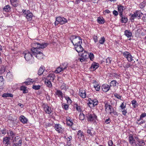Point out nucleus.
Instances as JSON below:
<instances>
[{"label": "nucleus", "mask_w": 146, "mask_h": 146, "mask_svg": "<svg viewBox=\"0 0 146 146\" xmlns=\"http://www.w3.org/2000/svg\"><path fill=\"white\" fill-rule=\"evenodd\" d=\"M99 67V64L96 62H94L92 64L89 69L91 71H94Z\"/></svg>", "instance_id": "nucleus-10"}, {"label": "nucleus", "mask_w": 146, "mask_h": 146, "mask_svg": "<svg viewBox=\"0 0 146 146\" xmlns=\"http://www.w3.org/2000/svg\"><path fill=\"white\" fill-rule=\"evenodd\" d=\"M44 68L43 66H41L39 68L38 72V74L40 75L42 74L44 71Z\"/></svg>", "instance_id": "nucleus-27"}, {"label": "nucleus", "mask_w": 146, "mask_h": 146, "mask_svg": "<svg viewBox=\"0 0 146 146\" xmlns=\"http://www.w3.org/2000/svg\"><path fill=\"white\" fill-rule=\"evenodd\" d=\"M105 41V38L103 36L101 38V39L99 40V43L101 44H103Z\"/></svg>", "instance_id": "nucleus-34"}, {"label": "nucleus", "mask_w": 146, "mask_h": 146, "mask_svg": "<svg viewBox=\"0 0 146 146\" xmlns=\"http://www.w3.org/2000/svg\"><path fill=\"white\" fill-rule=\"evenodd\" d=\"M138 142L139 143V144H140V146H143V145H145V143L142 140H138Z\"/></svg>", "instance_id": "nucleus-46"}, {"label": "nucleus", "mask_w": 146, "mask_h": 146, "mask_svg": "<svg viewBox=\"0 0 146 146\" xmlns=\"http://www.w3.org/2000/svg\"><path fill=\"white\" fill-rule=\"evenodd\" d=\"M11 8L9 5H6L3 8L4 11L6 12H9L11 10Z\"/></svg>", "instance_id": "nucleus-28"}, {"label": "nucleus", "mask_w": 146, "mask_h": 146, "mask_svg": "<svg viewBox=\"0 0 146 146\" xmlns=\"http://www.w3.org/2000/svg\"><path fill=\"white\" fill-rule=\"evenodd\" d=\"M121 17V22L122 23H126L128 20L127 18L123 16L122 14L121 15H119Z\"/></svg>", "instance_id": "nucleus-24"}, {"label": "nucleus", "mask_w": 146, "mask_h": 146, "mask_svg": "<svg viewBox=\"0 0 146 146\" xmlns=\"http://www.w3.org/2000/svg\"><path fill=\"white\" fill-rule=\"evenodd\" d=\"M56 94L58 97H62L63 94L62 92L59 90H57L56 92Z\"/></svg>", "instance_id": "nucleus-33"}, {"label": "nucleus", "mask_w": 146, "mask_h": 146, "mask_svg": "<svg viewBox=\"0 0 146 146\" xmlns=\"http://www.w3.org/2000/svg\"><path fill=\"white\" fill-rule=\"evenodd\" d=\"M23 15L25 17L28 21H31L32 19L33 14L32 13L30 12L29 11H26L23 10Z\"/></svg>", "instance_id": "nucleus-4"}, {"label": "nucleus", "mask_w": 146, "mask_h": 146, "mask_svg": "<svg viewBox=\"0 0 146 146\" xmlns=\"http://www.w3.org/2000/svg\"><path fill=\"white\" fill-rule=\"evenodd\" d=\"M56 21L61 25H63L67 22V20L64 17H58L56 18Z\"/></svg>", "instance_id": "nucleus-7"}, {"label": "nucleus", "mask_w": 146, "mask_h": 146, "mask_svg": "<svg viewBox=\"0 0 146 146\" xmlns=\"http://www.w3.org/2000/svg\"><path fill=\"white\" fill-rule=\"evenodd\" d=\"M79 95L82 98H84L86 97V92L85 91H80L79 92Z\"/></svg>", "instance_id": "nucleus-25"}, {"label": "nucleus", "mask_w": 146, "mask_h": 146, "mask_svg": "<svg viewBox=\"0 0 146 146\" xmlns=\"http://www.w3.org/2000/svg\"><path fill=\"white\" fill-rule=\"evenodd\" d=\"M123 55L126 58L129 62H131L133 59V57H132L131 54L129 52L125 51L123 53Z\"/></svg>", "instance_id": "nucleus-6"}, {"label": "nucleus", "mask_w": 146, "mask_h": 146, "mask_svg": "<svg viewBox=\"0 0 146 146\" xmlns=\"http://www.w3.org/2000/svg\"><path fill=\"white\" fill-rule=\"evenodd\" d=\"M73 124V123L72 121H67V125L71 126H72Z\"/></svg>", "instance_id": "nucleus-49"}, {"label": "nucleus", "mask_w": 146, "mask_h": 146, "mask_svg": "<svg viewBox=\"0 0 146 146\" xmlns=\"http://www.w3.org/2000/svg\"><path fill=\"white\" fill-rule=\"evenodd\" d=\"M125 35L128 38L131 37L132 35V33L130 31L127 30H126L124 31Z\"/></svg>", "instance_id": "nucleus-23"}, {"label": "nucleus", "mask_w": 146, "mask_h": 146, "mask_svg": "<svg viewBox=\"0 0 146 146\" xmlns=\"http://www.w3.org/2000/svg\"><path fill=\"white\" fill-rule=\"evenodd\" d=\"M87 133H88L91 136H92V132H91V131L90 130H88L87 131Z\"/></svg>", "instance_id": "nucleus-62"}, {"label": "nucleus", "mask_w": 146, "mask_h": 146, "mask_svg": "<svg viewBox=\"0 0 146 146\" xmlns=\"http://www.w3.org/2000/svg\"><path fill=\"white\" fill-rule=\"evenodd\" d=\"M131 66L130 64L128 63H127L125 66V67L126 68H128Z\"/></svg>", "instance_id": "nucleus-57"}, {"label": "nucleus", "mask_w": 146, "mask_h": 146, "mask_svg": "<svg viewBox=\"0 0 146 146\" xmlns=\"http://www.w3.org/2000/svg\"><path fill=\"white\" fill-rule=\"evenodd\" d=\"M66 100L67 102H69L70 103L72 102V101L69 97H66Z\"/></svg>", "instance_id": "nucleus-54"}, {"label": "nucleus", "mask_w": 146, "mask_h": 146, "mask_svg": "<svg viewBox=\"0 0 146 146\" xmlns=\"http://www.w3.org/2000/svg\"><path fill=\"white\" fill-rule=\"evenodd\" d=\"M80 54H79V55L81 56L82 58H84L86 59H88L89 58V54L86 51H84V53L81 54L80 55Z\"/></svg>", "instance_id": "nucleus-22"}, {"label": "nucleus", "mask_w": 146, "mask_h": 146, "mask_svg": "<svg viewBox=\"0 0 146 146\" xmlns=\"http://www.w3.org/2000/svg\"><path fill=\"white\" fill-rule=\"evenodd\" d=\"M9 135L11 136L12 138H13L15 135V133L12 131H9Z\"/></svg>", "instance_id": "nucleus-47"}, {"label": "nucleus", "mask_w": 146, "mask_h": 146, "mask_svg": "<svg viewBox=\"0 0 146 146\" xmlns=\"http://www.w3.org/2000/svg\"><path fill=\"white\" fill-rule=\"evenodd\" d=\"M40 86L39 85H33L32 88L34 89L35 90H38L40 89Z\"/></svg>", "instance_id": "nucleus-41"}, {"label": "nucleus", "mask_w": 146, "mask_h": 146, "mask_svg": "<svg viewBox=\"0 0 146 146\" xmlns=\"http://www.w3.org/2000/svg\"><path fill=\"white\" fill-rule=\"evenodd\" d=\"M84 114H80V119L82 120H83L84 119Z\"/></svg>", "instance_id": "nucleus-61"}, {"label": "nucleus", "mask_w": 146, "mask_h": 146, "mask_svg": "<svg viewBox=\"0 0 146 146\" xmlns=\"http://www.w3.org/2000/svg\"><path fill=\"white\" fill-rule=\"evenodd\" d=\"M116 83L117 82L115 80L112 81L110 83V86H116Z\"/></svg>", "instance_id": "nucleus-36"}, {"label": "nucleus", "mask_w": 146, "mask_h": 146, "mask_svg": "<svg viewBox=\"0 0 146 146\" xmlns=\"http://www.w3.org/2000/svg\"><path fill=\"white\" fill-rule=\"evenodd\" d=\"M132 104L134 108H136L137 106V102L136 100H133L132 101Z\"/></svg>", "instance_id": "nucleus-38"}, {"label": "nucleus", "mask_w": 146, "mask_h": 146, "mask_svg": "<svg viewBox=\"0 0 146 146\" xmlns=\"http://www.w3.org/2000/svg\"><path fill=\"white\" fill-rule=\"evenodd\" d=\"M114 95L115 97L119 99H121V97L119 95L115 93Z\"/></svg>", "instance_id": "nucleus-48"}, {"label": "nucleus", "mask_w": 146, "mask_h": 146, "mask_svg": "<svg viewBox=\"0 0 146 146\" xmlns=\"http://www.w3.org/2000/svg\"><path fill=\"white\" fill-rule=\"evenodd\" d=\"M78 59L80 62H85L86 60V59L82 57L81 58H79Z\"/></svg>", "instance_id": "nucleus-50"}, {"label": "nucleus", "mask_w": 146, "mask_h": 146, "mask_svg": "<svg viewBox=\"0 0 146 146\" xmlns=\"http://www.w3.org/2000/svg\"><path fill=\"white\" fill-rule=\"evenodd\" d=\"M146 116V113H143L141 114L140 115V119H142V118L145 117Z\"/></svg>", "instance_id": "nucleus-55"}, {"label": "nucleus", "mask_w": 146, "mask_h": 146, "mask_svg": "<svg viewBox=\"0 0 146 146\" xmlns=\"http://www.w3.org/2000/svg\"><path fill=\"white\" fill-rule=\"evenodd\" d=\"M111 58H108L106 59V62L107 65H109L111 63Z\"/></svg>", "instance_id": "nucleus-42"}, {"label": "nucleus", "mask_w": 146, "mask_h": 146, "mask_svg": "<svg viewBox=\"0 0 146 146\" xmlns=\"http://www.w3.org/2000/svg\"><path fill=\"white\" fill-rule=\"evenodd\" d=\"M83 132L81 130H79L78 131L77 133V135H78V138L80 139H81L82 136L83 135Z\"/></svg>", "instance_id": "nucleus-35"}, {"label": "nucleus", "mask_w": 146, "mask_h": 146, "mask_svg": "<svg viewBox=\"0 0 146 146\" xmlns=\"http://www.w3.org/2000/svg\"><path fill=\"white\" fill-rule=\"evenodd\" d=\"M102 90L105 92H107L110 89V87L109 85L107 84H104L102 86Z\"/></svg>", "instance_id": "nucleus-11"}, {"label": "nucleus", "mask_w": 146, "mask_h": 146, "mask_svg": "<svg viewBox=\"0 0 146 146\" xmlns=\"http://www.w3.org/2000/svg\"><path fill=\"white\" fill-rule=\"evenodd\" d=\"M19 119L21 122L25 124L27 123L28 121L27 119L24 115H21L19 118Z\"/></svg>", "instance_id": "nucleus-18"}, {"label": "nucleus", "mask_w": 146, "mask_h": 146, "mask_svg": "<svg viewBox=\"0 0 146 146\" xmlns=\"http://www.w3.org/2000/svg\"><path fill=\"white\" fill-rule=\"evenodd\" d=\"M63 65V64H62L59 67L57 68L56 70L55 71L56 73H59L62 71H63L66 69L67 65H66L64 67H63L62 66Z\"/></svg>", "instance_id": "nucleus-9"}, {"label": "nucleus", "mask_w": 146, "mask_h": 146, "mask_svg": "<svg viewBox=\"0 0 146 146\" xmlns=\"http://www.w3.org/2000/svg\"><path fill=\"white\" fill-rule=\"evenodd\" d=\"M13 95L10 93H5L3 94L2 97L7 98V97H13Z\"/></svg>", "instance_id": "nucleus-31"}, {"label": "nucleus", "mask_w": 146, "mask_h": 146, "mask_svg": "<svg viewBox=\"0 0 146 146\" xmlns=\"http://www.w3.org/2000/svg\"><path fill=\"white\" fill-rule=\"evenodd\" d=\"M118 10L119 13V15H121L124 10L125 9L124 7L121 5H118L117 6Z\"/></svg>", "instance_id": "nucleus-19"}, {"label": "nucleus", "mask_w": 146, "mask_h": 146, "mask_svg": "<svg viewBox=\"0 0 146 146\" xmlns=\"http://www.w3.org/2000/svg\"><path fill=\"white\" fill-rule=\"evenodd\" d=\"M145 6V4L144 3H141L140 5V7L141 8H142L144 7Z\"/></svg>", "instance_id": "nucleus-59"}, {"label": "nucleus", "mask_w": 146, "mask_h": 146, "mask_svg": "<svg viewBox=\"0 0 146 146\" xmlns=\"http://www.w3.org/2000/svg\"><path fill=\"white\" fill-rule=\"evenodd\" d=\"M32 80V79H31V80L26 81L25 82V83L27 85L30 84H31V83L33 82V81H31Z\"/></svg>", "instance_id": "nucleus-51"}, {"label": "nucleus", "mask_w": 146, "mask_h": 146, "mask_svg": "<svg viewBox=\"0 0 146 146\" xmlns=\"http://www.w3.org/2000/svg\"><path fill=\"white\" fill-rule=\"evenodd\" d=\"M143 15V13L141 12L140 11H136L133 14L131 15L130 17V20L131 22H133L135 19L136 17L138 19H140Z\"/></svg>", "instance_id": "nucleus-3"}, {"label": "nucleus", "mask_w": 146, "mask_h": 146, "mask_svg": "<svg viewBox=\"0 0 146 146\" xmlns=\"http://www.w3.org/2000/svg\"><path fill=\"white\" fill-rule=\"evenodd\" d=\"M89 58H90L91 60L92 61L94 58V54L92 53H90V54H89Z\"/></svg>", "instance_id": "nucleus-40"}, {"label": "nucleus", "mask_w": 146, "mask_h": 146, "mask_svg": "<svg viewBox=\"0 0 146 146\" xmlns=\"http://www.w3.org/2000/svg\"><path fill=\"white\" fill-rule=\"evenodd\" d=\"M11 5L14 7H17L18 5L19 2L18 0H10Z\"/></svg>", "instance_id": "nucleus-21"}, {"label": "nucleus", "mask_w": 146, "mask_h": 146, "mask_svg": "<svg viewBox=\"0 0 146 146\" xmlns=\"http://www.w3.org/2000/svg\"><path fill=\"white\" fill-rule=\"evenodd\" d=\"M54 77L55 75L54 73H50L47 76L46 79L52 82L54 80Z\"/></svg>", "instance_id": "nucleus-17"}, {"label": "nucleus", "mask_w": 146, "mask_h": 146, "mask_svg": "<svg viewBox=\"0 0 146 146\" xmlns=\"http://www.w3.org/2000/svg\"><path fill=\"white\" fill-rule=\"evenodd\" d=\"M93 39L95 42H96L98 41V37L97 36H94L93 37Z\"/></svg>", "instance_id": "nucleus-56"}, {"label": "nucleus", "mask_w": 146, "mask_h": 146, "mask_svg": "<svg viewBox=\"0 0 146 146\" xmlns=\"http://www.w3.org/2000/svg\"><path fill=\"white\" fill-rule=\"evenodd\" d=\"M98 103V101L96 99L92 100L91 99L89 100L88 103L89 104H92L94 107L97 106Z\"/></svg>", "instance_id": "nucleus-15"}, {"label": "nucleus", "mask_w": 146, "mask_h": 146, "mask_svg": "<svg viewBox=\"0 0 146 146\" xmlns=\"http://www.w3.org/2000/svg\"><path fill=\"white\" fill-rule=\"evenodd\" d=\"M100 86L99 85L96 86V87L95 88L96 90L97 91H98L100 88Z\"/></svg>", "instance_id": "nucleus-60"}, {"label": "nucleus", "mask_w": 146, "mask_h": 146, "mask_svg": "<svg viewBox=\"0 0 146 146\" xmlns=\"http://www.w3.org/2000/svg\"><path fill=\"white\" fill-rule=\"evenodd\" d=\"M105 108L106 110V109H107L108 108V110H110V112H111L112 111H113V110H114L111 105L109 103H106L105 104Z\"/></svg>", "instance_id": "nucleus-20"}, {"label": "nucleus", "mask_w": 146, "mask_h": 146, "mask_svg": "<svg viewBox=\"0 0 146 146\" xmlns=\"http://www.w3.org/2000/svg\"><path fill=\"white\" fill-rule=\"evenodd\" d=\"M97 22L99 24H103L105 22V20L103 18L98 17L97 19Z\"/></svg>", "instance_id": "nucleus-29"}, {"label": "nucleus", "mask_w": 146, "mask_h": 146, "mask_svg": "<svg viewBox=\"0 0 146 146\" xmlns=\"http://www.w3.org/2000/svg\"><path fill=\"white\" fill-rule=\"evenodd\" d=\"M71 42L74 45H79L82 44V39L79 36H77L75 35H72L71 36Z\"/></svg>", "instance_id": "nucleus-2"}, {"label": "nucleus", "mask_w": 146, "mask_h": 146, "mask_svg": "<svg viewBox=\"0 0 146 146\" xmlns=\"http://www.w3.org/2000/svg\"><path fill=\"white\" fill-rule=\"evenodd\" d=\"M113 14L115 16H117L118 14V12L116 10H114L113 11Z\"/></svg>", "instance_id": "nucleus-53"}, {"label": "nucleus", "mask_w": 146, "mask_h": 146, "mask_svg": "<svg viewBox=\"0 0 146 146\" xmlns=\"http://www.w3.org/2000/svg\"><path fill=\"white\" fill-rule=\"evenodd\" d=\"M112 113H113V114L114 115H117V112L116 111H114V110H113V111H111V112H110V114H111Z\"/></svg>", "instance_id": "nucleus-58"}, {"label": "nucleus", "mask_w": 146, "mask_h": 146, "mask_svg": "<svg viewBox=\"0 0 146 146\" xmlns=\"http://www.w3.org/2000/svg\"><path fill=\"white\" fill-rule=\"evenodd\" d=\"M108 143L109 146H112L113 145V143L112 140H110L108 141Z\"/></svg>", "instance_id": "nucleus-52"}, {"label": "nucleus", "mask_w": 146, "mask_h": 146, "mask_svg": "<svg viewBox=\"0 0 146 146\" xmlns=\"http://www.w3.org/2000/svg\"><path fill=\"white\" fill-rule=\"evenodd\" d=\"M86 116L88 120L90 122L95 121L97 119V116L94 114H88Z\"/></svg>", "instance_id": "nucleus-5"}, {"label": "nucleus", "mask_w": 146, "mask_h": 146, "mask_svg": "<svg viewBox=\"0 0 146 146\" xmlns=\"http://www.w3.org/2000/svg\"><path fill=\"white\" fill-rule=\"evenodd\" d=\"M120 110L122 111V114L124 115H125L126 113H127V110L125 109V108L123 109V110L120 109Z\"/></svg>", "instance_id": "nucleus-44"}, {"label": "nucleus", "mask_w": 146, "mask_h": 146, "mask_svg": "<svg viewBox=\"0 0 146 146\" xmlns=\"http://www.w3.org/2000/svg\"><path fill=\"white\" fill-rule=\"evenodd\" d=\"M13 141L14 142L13 144L18 146H21L22 141L20 137L18 136L15 137Z\"/></svg>", "instance_id": "nucleus-8"}, {"label": "nucleus", "mask_w": 146, "mask_h": 146, "mask_svg": "<svg viewBox=\"0 0 146 146\" xmlns=\"http://www.w3.org/2000/svg\"><path fill=\"white\" fill-rule=\"evenodd\" d=\"M4 84L3 78L2 76H0V86H3Z\"/></svg>", "instance_id": "nucleus-37"}, {"label": "nucleus", "mask_w": 146, "mask_h": 146, "mask_svg": "<svg viewBox=\"0 0 146 146\" xmlns=\"http://www.w3.org/2000/svg\"><path fill=\"white\" fill-rule=\"evenodd\" d=\"M129 143L131 145H132L134 143L135 140L133 138V137L131 135H130L129 137Z\"/></svg>", "instance_id": "nucleus-26"}, {"label": "nucleus", "mask_w": 146, "mask_h": 146, "mask_svg": "<svg viewBox=\"0 0 146 146\" xmlns=\"http://www.w3.org/2000/svg\"><path fill=\"white\" fill-rule=\"evenodd\" d=\"M64 108L66 110L68 109V106L67 104H65L64 105Z\"/></svg>", "instance_id": "nucleus-64"}, {"label": "nucleus", "mask_w": 146, "mask_h": 146, "mask_svg": "<svg viewBox=\"0 0 146 146\" xmlns=\"http://www.w3.org/2000/svg\"><path fill=\"white\" fill-rule=\"evenodd\" d=\"M44 109L46 113L50 114L51 112V108L47 105H44Z\"/></svg>", "instance_id": "nucleus-13"}, {"label": "nucleus", "mask_w": 146, "mask_h": 146, "mask_svg": "<svg viewBox=\"0 0 146 146\" xmlns=\"http://www.w3.org/2000/svg\"><path fill=\"white\" fill-rule=\"evenodd\" d=\"M81 44L75 46L74 48L78 52H81L84 49L82 46Z\"/></svg>", "instance_id": "nucleus-14"}, {"label": "nucleus", "mask_w": 146, "mask_h": 146, "mask_svg": "<svg viewBox=\"0 0 146 146\" xmlns=\"http://www.w3.org/2000/svg\"><path fill=\"white\" fill-rule=\"evenodd\" d=\"M45 84L47 86L49 87H51L52 86L51 81H49L46 79L45 80Z\"/></svg>", "instance_id": "nucleus-30"}, {"label": "nucleus", "mask_w": 146, "mask_h": 146, "mask_svg": "<svg viewBox=\"0 0 146 146\" xmlns=\"http://www.w3.org/2000/svg\"><path fill=\"white\" fill-rule=\"evenodd\" d=\"M142 20H143V21L145 22L146 21V14L143 15L142 17Z\"/></svg>", "instance_id": "nucleus-63"}, {"label": "nucleus", "mask_w": 146, "mask_h": 146, "mask_svg": "<svg viewBox=\"0 0 146 146\" xmlns=\"http://www.w3.org/2000/svg\"><path fill=\"white\" fill-rule=\"evenodd\" d=\"M67 85L64 84L61 86V88L62 90H66L67 89Z\"/></svg>", "instance_id": "nucleus-45"}, {"label": "nucleus", "mask_w": 146, "mask_h": 146, "mask_svg": "<svg viewBox=\"0 0 146 146\" xmlns=\"http://www.w3.org/2000/svg\"><path fill=\"white\" fill-rule=\"evenodd\" d=\"M47 44L45 43L40 44L35 41H33L31 44L32 48L31 49L32 54L38 59L42 58L43 54L41 49L45 48Z\"/></svg>", "instance_id": "nucleus-1"}, {"label": "nucleus", "mask_w": 146, "mask_h": 146, "mask_svg": "<svg viewBox=\"0 0 146 146\" xmlns=\"http://www.w3.org/2000/svg\"><path fill=\"white\" fill-rule=\"evenodd\" d=\"M126 104H124V102L121 104L120 106V109L123 110L126 108Z\"/></svg>", "instance_id": "nucleus-39"}, {"label": "nucleus", "mask_w": 146, "mask_h": 146, "mask_svg": "<svg viewBox=\"0 0 146 146\" xmlns=\"http://www.w3.org/2000/svg\"><path fill=\"white\" fill-rule=\"evenodd\" d=\"M24 57L26 60H29L32 58V55L30 52H28L27 53H24Z\"/></svg>", "instance_id": "nucleus-16"}, {"label": "nucleus", "mask_w": 146, "mask_h": 146, "mask_svg": "<svg viewBox=\"0 0 146 146\" xmlns=\"http://www.w3.org/2000/svg\"><path fill=\"white\" fill-rule=\"evenodd\" d=\"M10 139L8 137H5L3 138V143L5 144L8 145L9 144V141Z\"/></svg>", "instance_id": "nucleus-32"}, {"label": "nucleus", "mask_w": 146, "mask_h": 146, "mask_svg": "<svg viewBox=\"0 0 146 146\" xmlns=\"http://www.w3.org/2000/svg\"><path fill=\"white\" fill-rule=\"evenodd\" d=\"M55 129L58 133H62L63 129L61 125L60 124H55L54 126Z\"/></svg>", "instance_id": "nucleus-12"}, {"label": "nucleus", "mask_w": 146, "mask_h": 146, "mask_svg": "<svg viewBox=\"0 0 146 146\" xmlns=\"http://www.w3.org/2000/svg\"><path fill=\"white\" fill-rule=\"evenodd\" d=\"M76 107V110L79 112H81V110L80 106L78 105L77 104H76L75 105V106Z\"/></svg>", "instance_id": "nucleus-43"}]
</instances>
